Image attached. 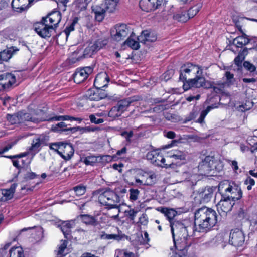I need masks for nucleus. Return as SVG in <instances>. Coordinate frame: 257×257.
Here are the masks:
<instances>
[{"instance_id":"1","label":"nucleus","mask_w":257,"mask_h":257,"mask_svg":"<svg viewBox=\"0 0 257 257\" xmlns=\"http://www.w3.org/2000/svg\"><path fill=\"white\" fill-rule=\"evenodd\" d=\"M217 222V215L215 210L206 207L199 208L194 213L193 233L206 232L214 226Z\"/></svg>"},{"instance_id":"2","label":"nucleus","mask_w":257,"mask_h":257,"mask_svg":"<svg viewBox=\"0 0 257 257\" xmlns=\"http://www.w3.org/2000/svg\"><path fill=\"white\" fill-rule=\"evenodd\" d=\"M191 226H186L184 223L174 221L171 223V230L175 246L177 250L184 251L190 246L189 241L190 237L189 230H191Z\"/></svg>"},{"instance_id":"3","label":"nucleus","mask_w":257,"mask_h":257,"mask_svg":"<svg viewBox=\"0 0 257 257\" xmlns=\"http://www.w3.org/2000/svg\"><path fill=\"white\" fill-rule=\"evenodd\" d=\"M120 197L118 195L110 188L106 189L98 196L100 204L107 206L108 208H117L119 206Z\"/></svg>"},{"instance_id":"4","label":"nucleus","mask_w":257,"mask_h":257,"mask_svg":"<svg viewBox=\"0 0 257 257\" xmlns=\"http://www.w3.org/2000/svg\"><path fill=\"white\" fill-rule=\"evenodd\" d=\"M218 191L223 195L224 198L229 199L234 203L242 196L241 189L238 186H231L228 182H221L219 184Z\"/></svg>"},{"instance_id":"5","label":"nucleus","mask_w":257,"mask_h":257,"mask_svg":"<svg viewBox=\"0 0 257 257\" xmlns=\"http://www.w3.org/2000/svg\"><path fill=\"white\" fill-rule=\"evenodd\" d=\"M147 160L154 165L162 168H174V162L168 161L157 150L149 152L146 155Z\"/></svg>"},{"instance_id":"6","label":"nucleus","mask_w":257,"mask_h":257,"mask_svg":"<svg viewBox=\"0 0 257 257\" xmlns=\"http://www.w3.org/2000/svg\"><path fill=\"white\" fill-rule=\"evenodd\" d=\"M8 121L12 124L24 123L26 121H31L37 123L42 120L35 117L32 116L29 113L24 111H20L14 114H8L7 116Z\"/></svg>"},{"instance_id":"7","label":"nucleus","mask_w":257,"mask_h":257,"mask_svg":"<svg viewBox=\"0 0 257 257\" xmlns=\"http://www.w3.org/2000/svg\"><path fill=\"white\" fill-rule=\"evenodd\" d=\"M132 30L126 24H117L111 29V36L113 40L119 42L123 40L129 34L133 33Z\"/></svg>"},{"instance_id":"8","label":"nucleus","mask_w":257,"mask_h":257,"mask_svg":"<svg viewBox=\"0 0 257 257\" xmlns=\"http://www.w3.org/2000/svg\"><path fill=\"white\" fill-rule=\"evenodd\" d=\"M202 69L198 66L187 63L183 65L180 70V80L187 81V79L192 76V74H202Z\"/></svg>"},{"instance_id":"9","label":"nucleus","mask_w":257,"mask_h":257,"mask_svg":"<svg viewBox=\"0 0 257 257\" xmlns=\"http://www.w3.org/2000/svg\"><path fill=\"white\" fill-rule=\"evenodd\" d=\"M107 44V40L106 39H99L93 43H91L84 49L83 55L79 58H86L91 57L93 54L96 53L100 49L102 48Z\"/></svg>"},{"instance_id":"10","label":"nucleus","mask_w":257,"mask_h":257,"mask_svg":"<svg viewBox=\"0 0 257 257\" xmlns=\"http://www.w3.org/2000/svg\"><path fill=\"white\" fill-rule=\"evenodd\" d=\"M35 30L42 38L50 37L54 30L52 26L48 24L47 19H42L40 22L35 25Z\"/></svg>"},{"instance_id":"11","label":"nucleus","mask_w":257,"mask_h":257,"mask_svg":"<svg viewBox=\"0 0 257 257\" xmlns=\"http://www.w3.org/2000/svg\"><path fill=\"white\" fill-rule=\"evenodd\" d=\"M244 242L245 236L242 230L238 228L231 230L229 240L230 244L238 247L242 246L244 244Z\"/></svg>"},{"instance_id":"12","label":"nucleus","mask_w":257,"mask_h":257,"mask_svg":"<svg viewBox=\"0 0 257 257\" xmlns=\"http://www.w3.org/2000/svg\"><path fill=\"white\" fill-rule=\"evenodd\" d=\"M92 72L93 68L90 66L77 69L73 74L74 82L77 84L84 82Z\"/></svg>"},{"instance_id":"13","label":"nucleus","mask_w":257,"mask_h":257,"mask_svg":"<svg viewBox=\"0 0 257 257\" xmlns=\"http://www.w3.org/2000/svg\"><path fill=\"white\" fill-rule=\"evenodd\" d=\"M16 82V77L12 73L0 75V91H7Z\"/></svg>"},{"instance_id":"14","label":"nucleus","mask_w":257,"mask_h":257,"mask_svg":"<svg viewBox=\"0 0 257 257\" xmlns=\"http://www.w3.org/2000/svg\"><path fill=\"white\" fill-rule=\"evenodd\" d=\"M165 0H141L140 8L144 11L150 12L159 8Z\"/></svg>"},{"instance_id":"15","label":"nucleus","mask_w":257,"mask_h":257,"mask_svg":"<svg viewBox=\"0 0 257 257\" xmlns=\"http://www.w3.org/2000/svg\"><path fill=\"white\" fill-rule=\"evenodd\" d=\"M211 159H212V156H208L199 163L198 169L200 175L204 176L212 175V172L213 170L211 162H210L212 160Z\"/></svg>"},{"instance_id":"16","label":"nucleus","mask_w":257,"mask_h":257,"mask_svg":"<svg viewBox=\"0 0 257 257\" xmlns=\"http://www.w3.org/2000/svg\"><path fill=\"white\" fill-rule=\"evenodd\" d=\"M202 74H196L193 79H189L188 81L184 83L183 88L184 91H187L192 88H200L204 83V78L201 76Z\"/></svg>"},{"instance_id":"17","label":"nucleus","mask_w":257,"mask_h":257,"mask_svg":"<svg viewBox=\"0 0 257 257\" xmlns=\"http://www.w3.org/2000/svg\"><path fill=\"white\" fill-rule=\"evenodd\" d=\"M234 205V202L232 203L229 199L224 198L222 194L221 200L217 205L218 211L221 215H225L231 210Z\"/></svg>"},{"instance_id":"18","label":"nucleus","mask_w":257,"mask_h":257,"mask_svg":"<svg viewBox=\"0 0 257 257\" xmlns=\"http://www.w3.org/2000/svg\"><path fill=\"white\" fill-rule=\"evenodd\" d=\"M59 155L65 160H70L74 154V150L70 143L62 142Z\"/></svg>"},{"instance_id":"19","label":"nucleus","mask_w":257,"mask_h":257,"mask_svg":"<svg viewBox=\"0 0 257 257\" xmlns=\"http://www.w3.org/2000/svg\"><path fill=\"white\" fill-rule=\"evenodd\" d=\"M86 97L91 101H99L106 97V93L102 90L96 88L89 89L86 94Z\"/></svg>"},{"instance_id":"20","label":"nucleus","mask_w":257,"mask_h":257,"mask_svg":"<svg viewBox=\"0 0 257 257\" xmlns=\"http://www.w3.org/2000/svg\"><path fill=\"white\" fill-rule=\"evenodd\" d=\"M75 220H70L62 222L58 227L62 232L64 237L67 239L72 238L71 229L75 226Z\"/></svg>"},{"instance_id":"21","label":"nucleus","mask_w":257,"mask_h":257,"mask_svg":"<svg viewBox=\"0 0 257 257\" xmlns=\"http://www.w3.org/2000/svg\"><path fill=\"white\" fill-rule=\"evenodd\" d=\"M109 82V77L106 72L98 74L95 77L94 85L98 89H101L107 86Z\"/></svg>"},{"instance_id":"22","label":"nucleus","mask_w":257,"mask_h":257,"mask_svg":"<svg viewBox=\"0 0 257 257\" xmlns=\"http://www.w3.org/2000/svg\"><path fill=\"white\" fill-rule=\"evenodd\" d=\"M34 0H13L12 7L14 11L21 13L27 10L30 6V4Z\"/></svg>"},{"instance_id":"23","label":"nucleus","mask_w":257,"mask_h":257,"mask_svg":"<svg viewBox=\"0 0 257 257\" xmlns=\"http://www.w3.org/2000/svg\"><path fill=\"white\" fill-rule=\"evenodd\" d=\"M43 19H47L48 24L55 30L61 21V14L59 11H54L48 14L46 17H43Z\"/></svg>"},{"instance_id":"24","label":"nucleus","mask_w":257,"mask_h":257,"mask_svg":"<svg viewBox=\"0 0 257 257\" xmlns=\"http://www.w3.org/2000/svg\"><path fill=\"white\" fill-rule=\"evenodd\" d=\"M138 100H139V97L138 96L129 97L126 99L119 101L117 103L116 106L122 114L125 111L127 110L129 106H130L133 103Z\"/></svg>"},{"instance_id":"25","label":"nucleus","mask_w":257,"mask_h":257,"mask_svg":"<svg viewBox=\"0 0 257 257\" xmlns=\"http://www.w3.org/2000/svg\"><path fill=\"white\" fill-rule=\"evenodd\" d=\"M137 39L142 43L147 44V42H153L156 40V35L149 30H144Z\"/></svg>"},{"instance_id":"26","label":"nucleus","mask_w":257,"mask_h":257,"mask_svg":"<svg viewBox=\"0 0 257 257\" xmlns=\"http://www.w3.org/2000/svg\"><path fill=\"white\" fill-rule=\"evenodd\" d=\"M187 156L186 152L179 150H174L171 151L169 155L167 157L168 161L170 159H173L174 165L178 162V161H185Z\"/></svg>"},{"instance_id":"27","label":"nucleus","mask_w":257,"mask_h":257,"mask_svg":"<svg viewBox=\"0 0 257 257\" xmlns=\"http://www.w3.org/2000/svg\"><path fill=\"white\" fill-rule=\"evenodd\" d=\"M213 193V189L211 187L205 188L199 191L198 197L200 199V201L202 203L208 202L212 197Z\"/></svg>"},{"instance_id":"28","label":"nucleus","mask_w":257,"mask_h":257,"mask_svg":"<svg viewBox=\"0 0 257 257\" xmlns=\"http://www.w3.org/2000/svg\"><path fill=\"white\" fill-rule=\"evenodd\" d=\"M92 9L95 14L96 20L99 22L102 21L104 18L105 13L107 11L104 5L93 6Z\"/></svg>"},{"instance_id":"29","label":"nucleus","mask_w":257,"mask_h":257,"mask_svg":"<svg viewBox=\"0 0 257 257\" xmlns=\"http://www.w3.org/2000/svg\"><path fill=\"white\" fill-rule=\"evenodd\" d=\"M80 220L87 225L96 226L98 224L97 219L92 216L88 214L80 215L78 216Z\"/></svg>"},{"instance_id":"30","label":"nucleus","mask_w":257,"mask_h":257,"mask_svg":"<svg viewBox=\"0 0 257 257\" xmlns=\"http://www.w3.org/2000/svg\"><path fill=\"white\" fill-rule=\"evenodd\" d=\"M18 50L12 47L6 49L0 52V61H8L13 56L14 53Z\"/></svg>"},{"instance_id":"31","label":"nucleus","mask_w":257,"mask_h":257,"mask_svg":"<svg viewBox=\"0 0 257 257\" xmlns=\"http://www.w3.org/2000/svg\"><path fill=\"white\" fill-rule=\"evenodd\" d=\"M242 33V35L241 36H239L234 39L233 41V43L236 47L241 48L244 45H246L248 44L250 40L248 38L247 36L244 33Z\"/></svg>"},{"instance_id":"32","label":"nucleus","mask_w":257,"mask_h":257,"mask_svg":"<svg viewBox=\"0 0 257 257\" xmlns=\"http://www.w3.org/2000/svg\"><path fill=\"white\" fill-rule=\"evenodd\" d=\"M60 243V245L58 246L57 256L64 257L68 253V249L67 248L68 241L66 240H61Z\"/></svg>"},{"instance_id":"33","label":"nucleus","mask_w":257,"mask_h":257,"mask_svg":"<svg viewBox=\"0 0 257 257\" xmlns=\"http://www.w3.org/2000/svg\"><path fill=\"white\" fill-rule=\"evenodd\" d=\"M227 87L224 82L221 81L215 82L213 86V92L216 94L225 93V87Z\"/></svg>"},{"instance_id":"34","label":"nucleus","mask_w":257,"mask_h":257,"mask_svg":"<svg viewBox=\"0 0 257 257\" xmlns=\"http://www.w3.org/2000/svg\"><path fill=\"white\" fill-rule=\"evenodd\" d=\"M139 41L136 40L135 36L131 35L125 41V44L128 46L130 47L132 49L137 50L140 48Z\"/></svg>"},{"instance_id":"35","label":"nucleus","mask_w":257,"mask_h":257,"mask_svg":"<svg viewBox=\"0 0 257 257\" xmlns=\"http://www.w3.org/2000/svg\"><path fill=\"white\" fill-rule=\"evenodd\" d=\"M247 54V48H245L240 52L238 55L234 59V63L238 66H241L243 61L245 59V55Z\"/></svg>"},{"instance_id":"36","label":"nucleus","mask_w":257,"mask_h":257,"mask_svg":"<svg viewBox=\"0 0 257 257\" xmlns=\"http://www.w3.org/2000/svg\"><path fill=\"white\" fill-rule=\"evenodd\" d=\"M211 162V166L213 171L215 170L217 172L222 170L223 168V162L219 159H216L214 157L212 156Z\"/></svg>"},{"instance_id":"37","label":"nucleus","mask_w":257,"mask_h":257,"mask_svg":"<svg viewBox=\"0 0 257 257\" xmlns=\"http://www.w3.org/2000/svg\"><path fill=\"white\" fill-rule=\"evenodd\" d=\"M144 177L146 178L144 180V185H152L154 184L156 181V175L154 173L149 172L144 175Z\"/></svg>"},{"instance_id":"38","label":"nucleus","mask_w":257,"mask_h":257,"mask_svg":"<svg viewBox=\"0 0 257 257\" xmlns=\"http://www.w3.org/2000/svg\"><path fill=\"white\" fill-rule=\"evenodd\" d=\"M9 257H24L22 248L20 247H12L9 251Z\"/></svg>"},{"instance_id":"39","label":"nucleus","mask_w":257,"mask_h":257,"mask_svg":"<svg viewBox=\"0 0 257 257\" xmlns=\"http://www.w3.org/2000/svg\"><path fill=\"white\" fill-rule=\"evenodd\" d=\"M74 239L78 240L84 239L87 235L88 232L87 230L81 228L76 229L73 232Z\"/></svg>"},{"instance_id":"40","label":"nucleus","mask_w":257,"mask_h":257,"mask_svg":"<svg viewBox=\"0 0 257 257\" xmlns=\"http://www.w3.org/2000/svg\"><path fill=\"white\" fill-rule=\"evenodd\" d=\"M67 125L63 122H59L55 125H53L51 128L52 131L58 132L60 131H65L68 130H75V128H66Z\"/></svg>"},{"instance_id":"41","label":"nucleus","mask_w":257,"mask_h":257,"mask_svg":"<svg viewBox=\"0 0 257 257\" xmlns=\"http://www.w3.org/2000/svg\"><path fill=\"white\" fill-rule=\"evenodd\" d=\"M83 162L86 165L93 166L98 161V157L95 156H89L83 158Z\"/></svg>"},{"instance_id":"42","label":"nucleus","mask_w":257,"mask_h":257,"mask_svg":"<svg viewBox=\"0 0 257 257\" xmlns=\"http://www.w3.org/2000/svg\"><path fill=\"white\" fill-rule=\"evenodd\" d=\"M42 144L40 143L39 140L35 138H34L31 144V146L30 147L29 151L33 152L34 154L38 153L40 150V147Z\"/></svg>"},{"instance_id":"43","label":"nucleus","mask_w":257,"mask_h":257,"mask_svg":"<svg viewBox=\"0 0 257 257\" xmlns=\"http://www.w3.org/2000/svg\"><path fill=\"white\" fill-rule=\"evenodd\" d=\"M225 76L226 77V81L223 82L227 87H230L234 84L235 80L233 74L229 71H226L225 74Z\"/></svg>"},{"instance_id":"44","label":"nucleus","mask_w":257,"mask_h":257,"mask_svg":"<svg viewBox=\"0 0 257 257\" xmlns=\"http://www.w3.org/2000/svg\"><path fill=\"white\" fill-rule=\"evenodd\" d=\"M117 4V3L114 2L113 1L105 0V3L104 6L107 11L111 13L116 9Z\"/></svg>"},{"instance_id":"45","label":"nucleus","mask_w":257,"mask_h":257,"mask_svg":"<svg viewBox=\"0 0 257 257\" xmlns=\"http://www.w3.org/2000/svg\"><path fill=\"white\" fill-rule=\"evenodd\" d=\"M121 114L122 113L119 111V110L115 105L113 106L109 111L108 116L111 118L112 119H114L120 116Z\"/></svg>"},{"instance_id":"46","label":"nucleus","mask_w":257,"mask_h":257,"mask_svg":"<svg viewBox=\"0 0 257 257\" xmlns=\"http://www.w3.org/2000/svg\"><path fill=\"white\" fill-rule=\"evenodd\" d=\"M173 18L182 22H185L189 19L186 12H181L174 15Z\"/></svg>"},{"instance_id":"47","label":"nucleus","mask_w":257,"mask_h":257,"mask_svg":"<svg viewBox=\"0 0 257 257\" xmlns=\"http://www.w3.org/2000/svg\"><path fill=\"white\" fill-rule=\"evenodd\" d=\"M212 108L211 106H208L206 109L202 111L200 113L199 117L196 120V122L202 124L204 122V118L208 114V113Z\"/></svg>"},{"instance_id":"48","label":"nucleus","mask_w":257,"mask_h":257,"mask_svg":"<svg viewBox=\"0 0 257 257\" xmlns=\"http://www.w3.org/2000/svg\"><path fill=\"white\" fill-rule=\"evenodd\" d=\"M100 238L105 240L113 239L120 240L122 239V236L119 234H107L104 232L101 235Z\"/></svg>"},{"instance_id":"49","label":"nucleus","mask_w":257,"mask_h":257,"mask_svg":"<svg viewBox=\"0 0 257 257\" xmlns=\"http://www.w3.org/2000/svg\"><path fill=\"white\" fill-rule=\"evenodd\" d=\"M73 190L75 192L77 196H81L86 192V187L83 185H79L73 188Z\"/></svg>"},{"instance_id":"50","label":"nucleus","mask_w":257,"mask_h":257,"mask_svg":"<svg viewBox=\"0 0 257 257\" xmlns=\"http://www.w3.org/2000/svg\"><path fill=\"white\" fill-rule=\"evenodd\" d=\"M140 194V191L137 189H130V200L133 202L137 200L138 198V196Z\"/></svg>"},{"instance_id":"51","label":"nucleus","mask_w":257,"mask_h":257,"mask_svg":"<svg viewBox=\"0 0 257 257\" xmlns=\"http://www.w3.org/2000/svg\"><path fill=\"white\" fill-rule=\"evenodd\" d=\"M200 7L199 6H194L189 9L187 12V14L190 19L195 16L199 11Z\"/></svg>"},{"instance_id":"52","label":"nucleus","mask_w":257,"mask_h":257,"mask_svg":"<svg viewBox=\"0 0 257 257\" xmlns=\"http://www.w3.org/2000/svg\"><path fill=\"white\" fill-rule=\"evenodd\" d=\"M37 175L32 172L27 171L23 174V181L27 182L32 179H33L37 177Z\"/></svg>"},{"instance_id":"53","label":"nucleus","mask_w":257,"mask_h":257,"mask_svg":"<svg viewBox=\"0 0 257 257\" xmlns=\"http://www.w3.org/2000/svg\"><path fill=\"white\" fill-rule=\"evenodd\" d=\"M176 215V212L173 209H168L165 213V216L169 220L170 223H172V220Z\"/></svg>"},{"instance_id":"54","label":"nucleus","mask_w":257,"mask_h":257,"mask_svg":"<svg viewBox=\"0 0 257 257\" xmlns=\"http://www.w3.org/2000/svg\"><path fill=\"white\" fill-rule=\"evenodd\" d=\"M3 196L4 198V201H7L11 199L13 196L12 192H11L8 189H2Z\"/></svg>"},{"instance_id":"55","label":"nucleus","mask_w":257,"mask_h":257,"mask_svg":"<svg viewBox=\"0 0 257 257\" xmlns=\"http://www.w3.org/2000/svg\"><path fill=\"white\" fill-rule=\"evenodd\" d=\"M78 22V18H75L71 23V24L68 26L67 27L65 30V32L67 35H68L70 32L73 31L74 30V26Z\"/></svg>"},{"instance_id":"56","label":"nucleus","mask_w":257,"mask_h":257,"mask_svg":"<svg viewBox=\"0 0 257 257\" xmlns=\"http://www.w3.org/2000/svg\"><path fill=\"white\" fill-rule=\"evenodd\" d=\"M62 142H59L51 143L49 145V148L51 150H54L59 154L60 150L59 148H60V146H61L62 144Z\"/></svg>"},{"instance_id":"57","label":"nucleus","mask_w":257,"mask_h":257,"mask_svg":"<svg viewBox=\"0 0 257 257\" xmlns=\"http://www.w3.org/2000/svg\"><path fill=\"white\" fill-rule=\"evenodd\" d=\"M243 66L246 70L251 72H254L256 70V67L248 61H244Z\"/></svg>"},{"instance_id":"58","label":"nucleus","mask_w":257,"mask_h":257,"mask_svg":"<svg viewBox=\"0 0 257 257\" xmlns=\"http://www.w3.org/2000/svg\"><path fill=\"white\" fill-rule=\"evenodd\" d=\"M44 230L43 228L39 227L37 228V237L36 239L37 240H40L44 238Z\"/></svg>"},{"instance_id":"59","label":"nucleus","mask_w":257,"mask_h":257,"mask_svg":"<svg viewBox=\"0 0 257 257\" xmlns=\"http://www.w3.org/2000/svg\"><path fill=\"white\" fill-rule=\"evenodd\" d=\"M133 134H134V133L132 131H131L130 132L124 131L121 133V135L125 137L126 140L128 142H131V138L133 136Z\"/></svg>"},{"instance_id":"60","label":"nucleus","mask_w":257,"mask_h":257,"mask_svg":"<svg viewBox=\"0 0 257 257\" xmlns=\"http://www.w3.org/2000/svg\"><path fill=\"white\" fill-rule=\"evenodd\" d=\"M128 253L126 251L124 250L117 249L115 251V257H127Z\"/></svg>"},{"instance_id":"61","label":"nucleus","mask_w":257,"mask_h":257,"mask_svg":"<svg viewBox=\"0 0 257 257\" xmlns=\"http://www.w3.org/2000/svg\"><path fill=\"white\" fill-rule=\"evenodd\" d=\"M90 120L91 122L95 124H100L104 122L103 119L97 118L94 115H91L89 116Z\"/></svg>"},{"instance_id":"62","label":"nucleus","mask_w":257,"mask_h":257,"mask_svg":"<svg viewBox=\"0 0 257 257\" xmlns=\"http://www.w3.org/2000/svg\"><path fill=\"white\" fill-rule=\"evenodd\" d=\"M139 222L141 225H146L148 222L147 215L146 214H143L140 217Z\"/></svg>"},{"instance_id":"63","label":"nucleus","mask_w":257,"mask_h":257,"mask_svg":"<svg viewBox=\"0 0 257 257\" xmlns=\"http://www.w3.org/2000/svg\"><path fill=\"white\" fill-rule=\"evenodd\" d=\"M28 154V152H24L21 153L18 155H14V156H4V157H6L7 158L10 159H21V158L26 156Z\"/></svg>"},{"instance_id":"64","label":"nucleus","mask_w":257,"mask_h":257,"mask_svg":"<svg viewBox=\"0 0 257 257\" xmlns=\"http://www.w3.org/2000/svg\"><path fill=\"white\" fill-rule=\"evenodd\" d=\"M12 159V162H13V165L15 167H16V168H17L18 169H19L21 167V165L20 164V162L22 163V164H23L24 163L23 160H19V159H18V158H17V159Z\"/></svg>"}]
</instances>
